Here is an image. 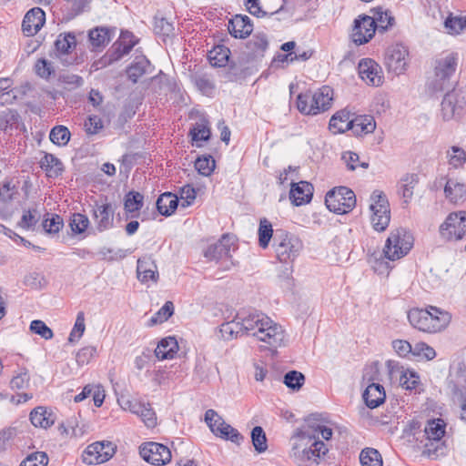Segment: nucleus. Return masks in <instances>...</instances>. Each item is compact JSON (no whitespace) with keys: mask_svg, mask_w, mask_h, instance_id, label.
Segmentation results:
<instances>
[{"mask_svg":"<svg viewBox=\"0 0 466 466\" xmlns=\"http://www.w3.org/2000/svg\"><path fill=\"white\" fill-rule=\"evenodd\" d=\"M220 332L226 339L238 335H251L270 349L280 347L285 339L282 327L266 314L258 310H241L228 322L221 325Z\"/></svg>","mask_w":466,"mask_h":466,"instance_id":"f257e3e1","label":"nucleus"},{"mask_svg":"<svg viewBox=\"0 0 466 466\" xmlns=\"http://www.w3.org/2000/svg\"><path fill=\"white\" fill-rule=\"evenodd\" d=\"M290 457L298 466H319L329 451L309 428H299L291 439Z\"/></svg>","mask_w":466,"mask_h":466,"instance_id":"f03ea898","label":"nucleus"},{"mask_svg":"<svg viewBox=\"0 0 466 466\" xmlns=\"http://www.w3.org/2000/svg\"><path fill=\"white\" fill-rule=\"evenodd\" d=\"M410 325L425 333H437L445 329L451 320V315L438 307L414 308L408 311Z\"/></svg>","mask_w":466,"mask_h":466,"instance_id":"7ed1b4c3","label":"nucleus"},{"mask_svg":"<svg viewBox=\"0 0 466 466\" xmlns=\"http://www.w3.org/2000/svg\"><path fill=\"white\" fill-rule=\"evenodd\" d=\"M459 62L455 52L443 53L433 61V76L428 80L427 87L432 93H441L452 87L451 78L454 76Z\"/></svg>","mask_w":466,"mask_h":466,"instance_id":"20e7f679","label":"nucleus"},{"mask_svg":"<svg viewBox=\"0 0 466 466\" xmlns=\"http://www.w3.org/2000/svg\"><path fill=\"white\" fill-rule=\"evenodd\" d=\"M332 100V88L323 86L314 92L300 93L297 97V107L304 115L316 116L329 109Z\"/></svg>","mask_w":466,"mask_h":466,"instance_id":"39448f33","label":"nucleus"},{"mask_svg":"<svg viewBox=\"0 0 466 466\" xmlns=\"http://www.w3.org/2000/svg\"><path fill=\"white\" fill-rule=\"evenodd\" d=\"M413 241L412 235L405 228L392 230L386 240L383 257L391 261L404 257L411 249Z\"/></svg>","mask_w":466,"mask_h":466,"instance_id":"423d86ee","label":"nucleus"},{"mask_svg":"<svg viewBox=\"0 0 466 466\" xmlns=\"http://www.w3.org/2000/svg\"><path fill=\"white\" fill-rule=\"evenodd\" d=\"M274 248L278 259L282 263L293 261L302 248V242L296 236L286 231H277Z\"/></svg>","mask_w":466,"mask_h":466,"instance_id":"0eeeda50","label":"nucleus"},{"mask_svg":"<svg viewBox=\"0 0 466 466\" xmlns=\"http://www.w3.org/2000/svg\"><path fill=\"white\" fill-rule=\"evenodd\" d=\"M325 204L331 212L347 214L356 206V196L347 187H335L326 194Z\"/></svg>","mask_w":466,"mask_h":466,"instance_id":"6e6552de","label":"nucleus"},{"mask_svg":"<svg viewBox=\"0 0 466 466\" xmlns=\"http://www.w3.org/2000/svg\"><path fill=\"white\" fill-rule=\"evenodd\" d=\"M370 208L372 212L371 224L378 232L384 231L390 221V210L386 195L379 190H375L370 196Z\"/></svg>","mask_w":466,"mask_h":466,"instance_id":"1a4fd4ad","label":"nucleus"},{"mask_svg":"<svg viewBox=\"0 0 466 466\" xmlns=\"http://www.w3.org/2000/svg\"><path fill=\"white\" fill-rule=\"evenodd\" d=\"M466 234V211L452 212L440 226V235L446 240H460Z\"/></svg>","mask_w":466,"mask_h":466,"instance_id":"9d476101","label":"nucleus"},{"mask_svg":"<svg viewBox=\"0 0 466 466\" xmlns=\"http://www.w3.org/2000/svg\"><path fill=\"white\" fill-rule=\"evenodd\" d=\"M116 449V445L111 441H96L86 447L82 454V460L87 465L104 463L113 457Z\"/></svg>","mask_w":466,"mask_h":466,"instance_id":"9b49d317","label":"nucleus"},{"mask_svg":"<svg viewBox=\"0 0 466 466\" xmlns=\"http://www.w3.org/2000/svg\"><path fill=\"white\" fill-rule=\"evenodd\" d=\"M385 63L390 72L403 74L409 65V50L402 44L390 46L385 56Z\"/></svg>","mask_w":466,"mask_h":466,"instance_id":"f8f14e48","label":"nucleus"},{"mask_svg":"<svg viewBox=\"0 0 466 466\" xmlns=\"http://www.w3.org/2000/svg\"><path fill=\"white\" fill-rule=\"evenodd\" d=\"M236 249L235 238L229 234H224L215 243L210 244L203 252L208 261H219L230 258L231 251Z\"/></svg>","mask_w":466,"mask_h":466,"instance_id":"ddd939ff","label":"nucleus"},{"mask_svg":"<svg viewBox=\"0 0 466 466\" xmlns=\"http://www.w3.org/2000/svg\"><path fill=\"white\" fill-rule=\"evenodd\" d=\"M139 453L148 463L153 465H165L171 460L170 450L157 442H147L140 446Z\"/></svg>","mask_w":466,"mask_h":466,"instance_id":"4468645a","label":"nucleus"},{"mask_svg":"<svg viewBox=\"0 0 466 466\" xmlns=\"http://www.w3.org/2000/svg\"><path fill=\"white\" fill-rule=\"evenodd\" d=\"M376 32V22L371 16L367 15H359L354 20V25L351 32L352 41L358 45L368 43Z\"/></svg>","mask_w":466,"mask_h":466,"instance_id":"2eb2a0df","label":"nucleus"},{"mask_svg":"<svg viewBox=\"0 0 466 466\" xmlns=\"http://www.w3.org/2000/svg\"><path fill=\"white\" fill-rule=\"evenodd\" d=\"M445 426L441 419L429 420L425 426L424 432L429 441H437V446L433 450L431 448L433 446V442L425 444V452H427L429 456L438 457L443 454L442 444H440L439 441L445 434Z\"/></svg>","mask_w":466,"mask_h":466,"instance_id":"dca6fc26","label":"nucleus"},{"mask_svg":"<svg viewBox=\"0 0 466 466\" xmlns=\"http://www.w3.org/2000/svg\"><path fill=\"white\" fill-rule=\"evenodd\" d=\"M360 77L369 86H380L384 80L381 66L371 58H363L359 62Z\"/></svg>","mask_w":466,"mask_h":466,"instance_id":"f3484780","label":"nucleus"},{"mask_svg":"<svg viewBox=\"0 0 466 466\" xmlns=\"http://www.w3.org/2000/svg\"><path fill=\"white\" fill-rule=\"evenodd\" d=\"M268 47V41L266 34L257 33L246 43L241 58L247 63L259 60L264 57Z\"/></svg>","mask_w":466,"mask_h":466,"instance_id":"a211bd4d","label":"nucleus"},{"mask_svg":"<svg viewBox=\"0 0 466 466\" xmlns=\"http://www.w3.org/2000/svg\"><path fill=\"white\" fill-rule=\"evenodd\" d=\"M115 208L111 203L96 204L93 208V218L95 220L96 229L103 232L113 228L114 225Z\"/></svg>","mask_w":466,"mask_h":466,"instance_id":"6ab92c4d","label":"nucleus"},{"mask_svg":"<svg viewBox=\"0 0 466 466\" xmlns=\"http://www.w3.org/2000/svg\"><path fill=\"white\" fill-rule=\"evenodd\" d=\"M45 22V12L40 7H34L25 14L23 19V33L27 36L35 35L43 27Z\"/></svg>","mask_w":466,"mask_h":466,"instance_id":"aec40b11","label":"nucleus"},{"mask_svg":"<svg viewBox=\"0 0 466 466\" xmlns=\"http://www.w3.org/2000/svg\"><path fill=\"white\" fill-rule=\"evenodd\" d=\"M289 198L295 206H301L310 202L313 196V187L307 181L290 183Z\"/></svg>","mask_w":466,"mask_h":466,"instance_id":"412c9836","label":"nucleus"},{"mask_svg":"<svg viewBox=\"0 0 466 466\" xmlns=\"http://www.w3.org/2000/svg\"><path fill=\"white\" fill-rule=\"evenodd\" d=\"M228 31L235 38H246L253 31V25L248 15H236L228 22Z\"/></svg>","mask_w":466,"mask_h":466,"instance_id":"4be33fe9","label":"nucleus"},{"mask_svg":"<svg viewBox=\"0 0 466 466\" xmlns=\"http://www.w3.org/2000/svg\"><path fill=\"white\" fill-rule=\"evenodd\" d=\"M137 274V279L143 283L149 280L157 281L158 278L157 267L151 257L146 256L138 258Z\"/></svg>","mask_w":466,"mask_h":466,"instance_id":"5701e85b","label":"nucleus"},{"mask_svg":"<svg viewBox=\"0 0 466 466\" xmlns=\"http://www.w3.org/2000/svg\"><path fill=\"white\" fill-rule=\"evenodd\" d=\"M151 67L149 60L145 56H136L127 68V77L133 83H137L141 76L151 73Z\"/></svg>","mask_w":466,"mask_h":466,"instance_id":"b1692460","label":"nucleus"},{"mask_svg":"<svg viewBox=\"0 0 466 466\" xmlns=\"http://www.w3.org/2000/svg\"><path fill=\"white\" fill-rule=\"evenodd\" d=\"M137 43V40L132 33L128 31L121 32L118 41L114 44V51L110 60H118L127 55Z\"/></svg>","mask_w":466,"mask_h":466,"instance_id":"393cba45","label":"nucleus"},{"mask_svg":"<svg viewBox=\"0 0 466 466\" xmlns=\"http://www.w3.org/2000/svg\"><path fill=\"white\" fill-rule=\"evenodd\" d=\"M362 398L367 407L375 409L384 403L386 393L382 385L371 383L364 390Z\"/></svg>","mask_w":466,"mask_h":466,"instance_id":"a878e982","label":"nucleus"},{"mask_svg":"<svg viewBox=\"0 0 466 466\" xmlns=\"http://www.w3.org/2000/svg\"><path fill=\"white\" fill-rule=\"evenodd\" d=\"M353 119L347 110H340L334 114L329 123V128L334 134L344 133L352 127Z\"/></svg>","mask_w":466,"mask_h":466,"instance_id":"bb28decb","label":"nucleus"},{"mask_svg":"<svg viewBox=\"0 0 466 466\" xmlns=\"http://www.w3.org/2000/svg\"><path fill=\"white\" fill-rule=\"evenodd\" d=\"M178 350V343L174 337H167L162 339L156 350L155 354L158 360L173 359Z\"/></svg>","mask_w":466,"mask_h":466,"instance_id":"cd10ccee","label":"nucleus"},{"mask_svg":"<svg viewBox=\"0 0 466 466\" xmlns=\"http://www.w3.org/2000/svg\"><path fill=\"white\" fill-rule=\"evenodd\" d=\"M156 205L162 216L168 217L177 208L178 198L171 192H165L158 197Z\"/></svg>","mask_w":466,"mask_h":466,"instance_id":"c85d7f7f","label":"nucleus"},{"mask_svg":"<svg viewBox=\"0 0 466 466\" xmlns=\"http://www.w3.org/2000/svg\"><path fill=\"white\" fill-rule=\"evenodd\" d=\"M444 193L446 198L454 204L463 202L466 199V186L454 179H448L444 187Z\"/></svg>","mask_w":466,"mask_h":466,"instance_id":"c756f323","label":"nucleus"},{"mask_svg":"<svg viewBox=\"0 0 466 466\" xmlns=\"http://www.w3.org/2000/svg\"><path fill=\"white\" fill-rule=\"evenodd\" d=\"M30 420L35 427L47 429L56 420L55 415L44 407H36L30 413Z\"/></svg>","mask_w":466,"mask_h":466,"instance_id":"7c9ffc66","label":"nucleus"},{"mask_svg":"<svg viewBox=\"0 0 466 466\" xmlns=\"http://www.w3.org/2000/svg\"><path fill=\"white\" fill-rule=\"evenodd\" d=\"M40 167L46 171L48 177H58L64 171V165L59 158L46 153L40 160Z\"/></svg>","mask_w":466,"mask_h":466,"instance_id":"2f4dec72","label":"nucleus"},{"mask_svg":"<svg viewBox=\"0 0 466 466\" xmlns=\"http://www.w3.org/2000/svg\"><path fill=\"white\" fill-rule=\"evenodd\" d=\"M442 102H441V116L445 121L451 120L454 117L459 106V98L456 96V92L452 90H446Z\"/></svg>","mask_w":466,"mask_h":466,"instance_id":"473e14b6","label":"nucleus"},{"mask_svg":"<svg viewBox=\"0 0 466 466\" xmlns=\"http://www.w3.org/2000/svg\"><path fill=\"white\" fill-rule=\"evenodd\" d=\"M54 45L57 56L68 55L76 46V35L71 32L60 34Z\"/></svg>","mask_w":466,"mask_h":466,"instance_id":"72a5a7b5","label":"nucleus"},{"mask_svg":"<svg viewBox=\"0 0 466 466\" xmlns=\"http://www.w3.org/2000/svg\"><path fill=\"white\" fill-rule=\"evenodd\" d=\"M230 56V50L225 46L219 45L213 47L208 54L209 63L214 67L226 66Z\"/></svg>","mask_w":466,"mask_h":466,"instance_id":"f704fd0d","label":"nucleus"},{"mask_svg":"<svg viewBox=\"0 0 466 466\" xmlns=\"http://www.w3.org/2000/svg\"><path fill=\"white\" fill-rule=\"evenodd\" d=\"M376 128V122L371 116H360L353 118L352 130L356 135L372 133Z\"/></svg>","mask_w":466,"mask_h":466,"instance_id":"c9c22d12","label":"nucleus"},{"mask_svg":"<svg viewBox=\"0 0 466 466\" xmlns=\"http://www.w3.org/2000/svg\"><path fill=\"white\" fill-rule=\"evenodd\" d=\"M372 11L373 16H371V18L376 22V30L386 31L393 26L395 19L389 10H384L382 7H376Z\"/></svg>","mask_w":466,"mask_h":466,"instance_id":"e433bc0d","label":"nucleus"},{"mask_svg":"<svg viewBox=\"0 0 466 466\" xmlns=\"http://www.w3.org/2000/svg\"><path fill=\"white\" fill-rule=\"evenodd\" d=\"M301 428H309L313 431V435L319 440L329 441L332 437V430L318 422L316 415H310L306 420V424Z\"/></svg>","mask_w":466,"mask_h":466,"instance_id":"4c0bfd02","label":"nucleus"},{"mask_svg":"<svg viewBox=\"0 0 466 466\" xmlns=\"http://www.w3.org/2000/svg\"><path fill=\"white\" fill-rule=\"evenodd\" d=\"M418 181V176L415 174H407L401 178L399 185V192L404 198L405 203H408L412 198L413 189Z\"/></svg>","mask_w":466,"mask_h":466,"instance_id":"58836bf2","label":"nucleus"},{"mask_svg":"<svg viewBox=\"0 0 466 466\" xmlns=\"http://www.w3.org/2000/svg\"><path fill=\"white\" fill-rule=\"evenodd\" d=\"M138 409H135L133 413L141 418L148 428H153L157 424L156 413L149 403L137 401Z\"/></svg>","mask_w":466,"mask_h":466,"instance_id":"ea45409f","label":"nucleus"},{"mask_svg":"<svg viewBox=\"0 0 466 466\" xmlns=\"http://www.w3.org/2000/svg\"><path fill=\"white\" fill-rule=\"evenodd\" d=\"M220 426L218 431L215 433L216 436H218L224 440H229L230 441L240 444L244 437L238 432V431L225 421H218Z\"/></svg>","mask_w":466,"mask_h":466,"instance_id":"a19ab883","label":"nucleus"},{"mask_svg":"<svg viewBox=\"0 0 466 466\" xmlns=\"http://www.w3.org/2000/svg\"><path fill=\"white\" fill-rule=\"evenodd\" d=\"M361 466H382V457L380 453L373 448H365L360 454Z\"/></svg>","mask_w":466,"mask_h":466,"instance_id":"79ce46f5","label":"nucleus"},{"mask_svg":"<svg viewBox=\"0 0 466 466\" xmlns=\"http://www.w3.org/2000/svg\"><path fill=\"white\" fill-rule=\"evenodd\" d=\"M189 134L192 140L196 143L199 141H208L211 135L208 122L205 119L200 122H197L190 129Z\"/></svg>","mask_w":466,"mask_h":466,"instance_id":"37998d69","label":"nucleus"},{"mask_svg":"<svg viewBox=\"0 0 466 466\" xmlns=\"http://www.w3.org/2000/svg\"><path fill=\"white\" fill-rule=\"evenodd\" d=\"M216 167V161L210 155L198 157L195 161V168L198 174L209 177Z\"/></svg>","mask_w":466,"mask_h":466,"instance_id":"c03bdc74","label":"nucleus"},{"mask_svg":"<svg viewBox=\"0 0 466 466\" xmlns=\"http://www.w3.org/2000/svg\"><path fill=\"white\" fill-rule=\"evenodd\" d=\"M34 70L37 76L45 80L50 79L56 74L53 63L46 58H38L35 63Z\"/></svg>","mask_w":466,"mask_h":466,"instance_id":"a18cd8bd","label":"nucleus"},{"mask_svg":"<svg viewBox=\"0 0 466 466\" xmlns=\"http://www.w3.org/2000/svg\"><path fill=\"white\" fill-rule=\"evenodd\" d=\"M90 43L95 47L106 46L110 41V31L106 27H96L88 34Z\"/></svg>","mask_w":466,"mask_h":466,"instance_id":"49530a36","label":"nucleus"},{"mask_svg":"<svg viewBox=\"0 0 466 466\" xmlns=\"http://www.w3.org/2000/svg\"><path fill=\"white\" fill-rule=\"evenodd\" d=\"M144 196L137 191H130L125 198V210L127 213L139 211L143 207Z\"/></svg>","mask_w":466,"mask_h":466,"instance_id":"de8ad7c7","label":"nucleus"},{"mask_svg":"<svg viewBox=\"0 0 466 466\" xmlns=\"http://www.w3.org/2000/svg\"><path fill=\"white\" fill-rule=\"evenodd\" d=\"M63 218L57 214L47 213L43 219V228L48 234H56L63 228Z\"/></svg>","mask_w":466,"mask_h":466,"instance_id":"09e8293b","label":"nucleus"},{"mask_svg":"<svg viewBox=\"0 0 466 466\" xmlns=\"http://www.w3.org/2000/svg\"><path fill=\"white\" fill-rule=\"evenodd\" d=\"M174 313V304L167 301L149 319L150 325L161 324L167 321Z\"/></svg>","mask_w":466,"mask_h":466,"instance_id":"8fccbe9b","label":"nucleus"},{"mask_svg":"<svg viewBox=\"0 0 466 466\" xmlns=\"http://www.w3.org/2000/svg\"><path fill=\"white\" fill-rule=\"evenodd\" d=\"M251 441L256 451L258 453H262L267 451V437L262 427L256 426L253 428L251 431Z\"/></svg>","mask_w":466,"mask_h":466,"instance_id":"3c124183","label":"nucleus"},{"mask_svg":"<svg viewBox=\"0 0 466 466\" xmlns=\"http://www.w3.org/2000/svg\"><path fill=\"white\" fill-rule=\"evenodd\" d=\"M273 229L271 223L267 218L259 221L258 227V243L262 248H266L272 238Z\"/></svg>","mask_w":466,"mask_h":466,"instance_id":"603ef678","label":"nucleus"},{"mask_svg":"<svg viewBox=\"0 0 466 466\" xmlns=\"http://www.w3.org/2000/svg\"><path fill=\"white\" fill-rule=\"evenodd\" d=\"M49 138L57 146H66L69 142L70 132L65 126H56L51 129Z\"/></svg>","mask_w":466,"mask_h":466,"instance_id":"864d4df0","label":"nucleus"},{"mask_svg":"<svg viewBox=\"0 0 466 466\" xmlns=\"http://www.w3.org/2000/svg\"><path fill=\"white\" fill-rule=\"evenodd\" d=\"M30 375L25 368L19 370L16 375H15L11 381L10 387L13 390H26L29 387Z\"/></svg>","mask_w":466,"mask_h":466,"instance_id":"5fc2aeb1","label":"nucleus"},{"mask_svg":"<svg viewBox=\"0 0 466 466\" xmlns=\"http://www.w3.org/2000/svg\"><path fill=\"white\" fill-rule=\"evenodd\" d=\"M283 382L288 388L299 390L305 382V376L299 371L290 370L285 374Z\"/></svg>","mask_w":466,"mask_h":466,"instance_id":"6e6d98bb","label":"nucleus"},{"mask_svg":"<svg viewBox=\"0 0 466 466\" xmlns=\"http://www.w3.org/2000/svg\"><path fill=\"white\" fill-rule=\"evenodd\" d=\"M89 225L88 218L81 213H74L70 218L69 226L75 234L84 233Z\"/></svg>","mask_w":466,"mask_h":466,"instance_id":"4d7b16f0","label":"nucleus"},{"mask_svg":"<svg viewBox=\"0 0 466 466\" xmlns=\"http://www.w3.org/2000/svg\"><path fill=\"white\" fill-rule=\"evenodd\" d=\"M48 456L44 451H35L29 454L20 464V466H47Z\"/></svg>","mask_w":466,"mask_h":466,"instance_id":"13d9d810","label":"nucleus"},{"mask_svg":"<svg viewBox=\"0 0 466 466\" xmlns=\"http://www.w3.org/2000/svg\"><path fill=\"white\" fill-rule=\"evenodd\" d=\"M85 329V314L83 311H79L76 315L75 325L69 334L68 340L70 342L78 340L83 336Z\"/></svg>","mask_w":466,"mask_h":466,"instance_id":"bf43d9fd","label":"nucleus"},{"mask_svg":"<svg viewBox=\"0 0 466 466\" xmlns=\"http://www.w3.org/2000/svg\"><path fill=\"white\" fill-rule=\"evenodd\" d=\"M449 34L457 35L466 28V19L463 17H448L444 22Z\"/></svg>","mask_w":466,"mask_h":466,"instance_id":"052dcab7","label":"nucleus"},{"mask_svg":"<svg viewBox=\"0 0 466 466\" xmlns=\"http://www.w3.org/2000/svg\"><path fill=\"white\" fill-rule=\"evenodd\" d=\"M412 355L431 360L436 357V351L425 342H417L412 346Z\"/></svg>","mask_w":466,"mask_h":466,"instance_id":"680f3d73","label":"nucleus"},{"mask_svg":"<svg viewBox=\"0 0 466 466\" xmlns=\"http://www.w3.org/2000/svg\"><path fill=\"white\" fill-rule=\"evenodd\" d=\"M30 330L45 339H51L54 336L52 329L42 320L35 319L30 323Z\"/></svg>","mask_w":466,"mask_h":466,"instance_id":"e2e57ef3","label":"nucleus"},{"mask_svg":"<svg viewBox=\"0 0 466 466\" xmlns=\"http://www.w3.org/2000/svg\"><path fill=\"white\" fill-rule=\"evenodd\" d=\"M193 82L197 88L205 95L212 94L215 89L213 82L205 75L194 76Z\"/></svg>","mask_w":466,"mask_h":466,"instance_id":"0e129e2a","label":"nucleus"},{"mask_svg":"<svg viewBox=\"0 0 466 466\" xmlns=\"http://www.w3.org/2000/svg\"><path fill=\"white\" fill-rule=\"evenodd\" d=\"M451 153L448 152L449 162L454 167H461L466 161V151L459 147H452Z\"/></svg>","mask_w":466,"mask_h":466,"instance_id":"69168bd1","label":"nucleus"},{"mask_svg":"<svg viewBox=\"0 0 466 466\" xmlns=\"http://www.w3.org/2000/svg\"><path fill=\"white\" fill-rule=\"evenodd\" d=\"M37 214L35 208L25 210L18 225L25 229L32 228L38 222V218H36Z\"/></svg>","mask_w":466,"mask_h":466,"instance_id":"338daca9","label":"nucleus"},{"mask_svg":"<svg viewBox=\"0 0 466 466\" xmlns=\"http://www.w3.org/2000/svg\"><path fill=\"white\" fill-rule=\"evenodd\" d=\"M96 350L95 347L87 346L84 347L78 350L76 356V360L78 365H86L96 355Z\"/></svg>","mask_w":466,"mask_h":466,"instance_id":"774afa93","label":"nucleus"}]
</instances>
